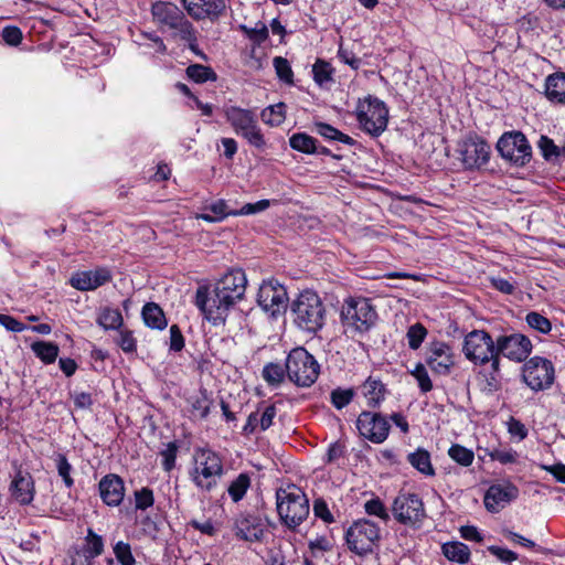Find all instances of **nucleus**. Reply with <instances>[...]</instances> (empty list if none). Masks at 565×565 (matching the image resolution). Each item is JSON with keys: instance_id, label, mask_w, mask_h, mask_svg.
<instances>
[{"instance_id": "f257e3e1", "label": "nucleus", "mask_w": 565, "mask_h": 565, "mask_svg": "<svg viewBox=\"0 0 565 565\" xmlns=\"http://www.w3.org/2000/svg\"><path fill=\"white\" fill-rule=\"evenodd\" d=\"M247 278L241 268L230 269L217 280L213 292L209 287L200 286L195 292V306L213 324L225 320L228 310L245 295Z\"/></svg>"}, {"instance_id": "f03ea898", "label": "nucleus", "mask_w": 565, "mask_h": 565, "mask_svg": "<svg viewBox=\"0 0 565 565\" xmlns=\"http://www.w3.org/2000/svg\"><path fill=\"white\" fill-rule=\"evenodd\" d=\"M376 320L377 312L367 298H350L341 308L342 326L344 331L351 335L367 332Z\"/></svg>"}, {"instance_id": "7ed1b4c3", "label": "nucleus", "mask_w": 565, "mask_h": 565, "mask_svg": "<svg viewBox=\"0 0 565 565\" xmlns=\"http://www.w3.org/2000/svg\"><path fill=\"white\" fill-rule=\"evenodd\" d=\"M277 511L282 523L295 530L309 515V500L296 486L279 489L276 493Z\"/></svg>"}, {"instance_id": "20e7f679", "label": "nucleus", "mask_w": 565, "mask_h": 565, "mask_svg": "<svg viewBox=\"0 0 565 565\" xmlns=\"http://www.w3.org/2000/svg\"><path fill=\"white\" fill-rule=\"evenodd\" d=\"M295 323L308 332H316L324 323V307L320 297L311 290H305L291 305Z\"/></svg>"}, {"instance_id": "39448f33", "label": "nucleus", "mask_w": 565, "mask_h": 565, "mask_svg": "<svg viewBox=\"0 0 565 565\" xmlns=\"http://www.w3.org/2000/svg\"><path fill=\"white\" fill-rule=\"evenodd\" d=\"M222 475L223 465L215 452L207 449L195 451L191 479L200 490L212 491L217 486Z\"/></svg>"}, {"instance_id": "423d86ee", "label": "nucleus", "mask_w": 565, "mask_h": 565, "mask_svg": "<svg viewBox=\"0 0 565 565\" xmlns=\"http://www.w3.org/2000/svg\"><path fill=\"white\" fill-rule=\"evenodd\" d=\"M224 115L236 135L242 136L257 149L265 147L266 141L253 110L231 106L225 108Z\"/></svg>"}, {"instance_id": "0eeeda50", "label": "nucleus", "mask_w": 565, "mask_h": 565, "mask_svg": "<svg viewBox=\"0 0 565 565\" xmlns=\"http://www.w3.org/2000/svg\"><path fill=\"white\" fill-rule=\"evenodd\" d=\"M345 540L351 552L359 556L372 554L381 540L380 527L372 521L360 519L347 530Z\"/></svg>"}, {"instance_id": "6e6552de", "label": "nucleus", "mask_w": 565, "mask_h": 565, "mask_svg": "<svg viewBox=\"0 0 565 565\" xmlns=\"http://www.w3.org/2000/svg\"><path fill=\"white\" fill-rule=\"evenodd\" d=\"M320 366L316 359L303 348L290 351L286 361V371L291 382L298 386L312 385L319 375Z\"/></svg>"}, {"instance_id": "1a4fd4ad", "label": "nucleus", "mask_w": 565, "mask_h": 565, "mask_svg": "<svg viewBox=\"0 0 565 565\" xmlns=\"http://www.w3.org/2000/svg\"><path fill=\"white\" fill-rule=\"evenodd\" d=\"M463 352L468 360L476 364L491 362L493 371L499 370V358L497 356V341L483 330H473L468 333L463 342Z\"/></svg>"}, {"instance_id": "9d476101", "label": "nucleus", "mask_w": 565, "mask_h": 565, "mask_svg": "<svg viewBox=\"0 0 565 565\" xmlns=\"http://www.w3.org/2000/svg\"><path fill=\"white\" fill-rule=\"evenodd\" d=\"M151 12L159 24L173 31L174 36L193 40L194 28L178 6L171 2H157L152 6Z\"/></svg>"}, {"instance_id": "9b49d317", "label": "nucleus", "mask_w": 565, "mask_h": 565, "mask_svg": "<svg viewBox=\"0 0 565 565\" xmlns=\"http://www.w3.org/2000/svg\"><path fill=\"white\" fill-rule=\"evenodd\" d=\"M356 117L364 131L372 136H379L387 127L388 110L383 102L369 96L359 102Z\"/></svg>"}, {"instance_id": "f8f14e48", "label": "nucleus", "mask_w": 565, "mask_h": 565, "mask_svg": "<svg viewBox=\"0 0 565 565\" xmlns=\"http://www.w3.org/2000/svg\"><path fill=\"white\" fill-rule=\"evenodd\" d=\"M395 519L409 526L419 525L426 518L422 499L415 493H399L392 507Z\"/></svg>"}, {"instance_id": "ddd939ff", "label": "nucleus", "mask_w": 565, "mask_h": 565, "mask_svg": "<svg viewBox=\"0 0 565 565\" xmlns=\"http://www.w3.org/2000/svg\"><path fill=\"white\" fill-rule=\"evenodd\" d=\"M497 149L502 158L516 164L524 166L531 159V146L522 132H505L498 141Z\"/></svg>"}, {"instance_id": "4468645a", "label": "nucleus", "mask_w": 565, "mask_h": 565, "mask_svg": "<svg viewBox=\"0 0 565 565\" xmlns=\"http://www.w3.org/2000/svg\"><path fill=\"white\" fill-rule=\"evenodd\" d=\"M257 302L259 307L273 317L284 313L288 306V295L278 281H264L258 290Z\"/></svg>"}, {"instance_id": "2eb2a0df", "label": "nucleus", "mask_w": 565, "mask_h": 565, "mask_svg": "<svg viewBox=\"0 0 565 565\" xmlns=\"http://www.w3.org/2000/svg\"><path fill=\"white\" fill-rule=\"evenodd\" d=\"M522 376L533 391H543L554 382V367L551 361L534 356L524 364Z\"/></svg>"}, {"instance_id": "dca6fc26", "label": "nucleus", "mask_w": 565, "mask_h": 565, "mask_svg": "<svg viewBox=\"0 0 565 565\" xmlns=\"http://www.w3.org/2000/svg\"><path fill=\"white\" fill-rule=\"evenodd\" d=\"M532 351V343L530 339L521 333H513L510 335H500L497 339V356H503L516 361H524Z\"/></svg>"}, {"instance_id": "f3484780", "label": "nucleus", "mask_w": 565, "mask_h": 565, "mask_svg": "<svg viewBox=\"0 0 565 565\" xmlns=\"http://www.w3.org/2000/svg\"><path fill=\"white\" fill-rule=\"evenodd\" d=\"M458 152L467 169L480 168L489 161L490 146L480 138H468L459 143Z\"/></svg>"}, {"instance_id": "a211bd4d", "label": "nucleus", "mask_w": 565, "mask_h": 565, "mask_svg": "<svg viewBox=\"0 0 565 565\" xmlns=\"http://www.w3.org/2000/svg\"><path fill=\"white\" fill-rule=\"evenodd\" d=\"M356 427L361 436L376 444L383 443L390 431V424L386 418L371 412L360 414L356 420Z\"/></svg>"}, {"instance_id": "6ab92c4d", "label": "nucleus", "mask_w": 565, "mask_h": 565, "mask_svg": "<svg viewBox=\"0 0 565 565\" xmlns=\"http://www.w3.org/2000/svg\"><path fill=\"white\" fill-rule=\"evenodd\" d=\"M426 363L433 372L446 375L455 364L454 352L445 342H433L427 352Z\"/></svg>"}, {"instance_id": "aec40b11", "label": "nucleus", "mask_w": 565, "mask_h": 565, "mask_svg": "<svg viewBox=\"0 0 565 565\" xmlns=\"http://www.w3.org/2000/svg\"><path fill=\"white\" fill-rule=\"evenodd\" d=\"M519 490L512 483L493 484L484 494V505L490 512H499L512 500L516 499Z\"/></svg>"}, {"instance_id": "412c9836", "label": "nucleus", "mask_w": 565, "mask_h": 565, "mask_svg": "<svg viewBox=\"0 0 565 565\" xmlns=\"http://www.w3.org/2000/svg\"><path fill=\"white\" fill-rule=\"evenodd\" d=\"M110 279V271L107 268L100 267L94 270H84L73 274L70 284L77 290L88 291L97 289Z\"/></svg>"}, {"instance_id": "4be33fe9", "label": "nucleus", "mask_w": 565, "mask_h": 565, "mask_svg": "<svg viewBox=\"0 0 565 565\" xmlns=\"http://www.w3.org/2000/svg\"><path fill=\"white\" fill-rule=\"evenodd\" d=\"M99 492L103 501L110 507L121 503L125 495L124 481L117 475H107L99 481Z\"/></svg>"}, {"instance_id": "5701e85b", "label": "nucleus", "mask_w": 565, "mask_h": 565, "mask_svg": "<svg viewBox=\"0 0 565 565\" xmlns=\"http://www.w3.org/2000/svg\"><path fill=\"white\" fill-rule=\"evenodd\" d=\"M235 534L244 541H260L264 535V525L257 516L241 514L235 521Z\"/></svg>"}, {"instance_id": "b1692460", "label": "nucleus", "mask_w": 565, "mask_h": 565, "mask_svg": "<svg viewBox=\"0 0 565 565\" xmlns=\"http://www.w3.org/2000/svg\"><path fill=\"white\" fill-rule=\"evenodd\" d=\"M10 491L20 504H30L34 498V482L31 475L19 470L11 482Z\"/></svg>"}, {"instance_id": "393cba45", "label": "nucleus", "mask_w": 565, "mask_h": 565, "mask_svg": "<svg viewBox=\"0 0 565 565\" xmlns=\"http://www.w3.org/2000/svg\"><path fill=\"white\" fill-rule=\"evenodd\" d=\"M188 13L194 19L217 17L224 10L223 0H182Z\"/></svg>"}, {"instance_id": "a878e982", "label": "nucleus", "mask_w": 565, "mask_h": 565, "mask_svg": "<svg viewBox=\"0 0 565 565\" xmlns=\"http://www.w3.org/2000/svg\"><path fill=\"white\" fill-rule=\"evenodd\" d=\"M545 95L551 102L565 104V73H555L547 76Z\"/></svg>"}, {"instance_id": "bb28decb", "label": "nucleus", "mask_w": 565, "mask_h": 565, "mask_svg": "<svg viewBox=\"0 0 565 565\" xmlns=\"http://www.w3.org/2000/svg\"><path fill=\"white\" fill-rule=\"evenodd\" d=\"M142 319L151 329L163 330L168 322L163 310L154 302H148L142 308Z\"/></svg>"}, {"instance_id": "cd10ccee", "label": "nucleus", "mask_w": 565, "mask_h": 565, "mask_svg": "<svg viewBox=\"0 0 565 565\" xmlns=\"http://www.w3.org/2000/svg\"><path fill=\"white\" fill-rule=\"evenodd\" d=\"M188 403L190 405V412L193 417L200 419L207 417L212 405V401L209 398L205 390H202L199 393L191 395L188 398Z\"/></svg>"}, {"instance_id": "c85d7f7f", "label": "nucleus", "mask_w": 565, "mask_h": 565, "mask_svg": "<svg viewBox=\"0 0 565 565\" xmlns=\"http://www.w3.org/2000/svg\"><path fill=\"white\" fill-rule=\"evenodd\" d=\"M443 554L451 562L466 564L470 558L469 547L461 542H447L441 546Z\"/></svg>"}, {"instance_id": "c756f323", "label": "nucleus", "mask_w": 565, "mask_h": 565, "mask_svg": "<svg viewBox=\"0 0 565 565\" xmlns=\"http://www.w3.org/2000/svg\"><path fill=\"white\" fill-rule=\"evenodd\" d=\"M122 322L121 312L118 309L109 307L102 308L97 317V323L105 330L119 329Z\"/></svg>"}, {"instance_id": "7c9ffc66", "label": "nucleus", "mask_w": 565, "mask_h": 565, "mask_svg": "<svg viewBox=\"0 0 565 565\" xmlns=\"http://www.w3.org/2000/svg\"><path fill=\"white\" fill-rule=\"evenodd\" d=\"M33 353L45 364L53 363L60 352L55 343L46 341H35L31 344Z\"/></svg>"}, {"instance_id": "2f4dec72", "label": "nucleus", "mask_w": 565, "mask_h": 565, "mask_svg": "<svg viewBox=\"0 0 565 565\" xmlns=\"http://www.w3.org/2000/svg\"><path fill=\"white\" fill-rule=\"evenodd\" d=\"M315 131L328 140H338L340 142H343V143L350 145V146H353L355 143V140L353 138L341 132L333 126L326 124V122H321V121L315 122Z\"/></svg>"}, {"instance_id": "473e14b6", "label": "nucleus", "mask_w": 565, "mask_h": 565, "mask_svg": "<svg viewBox=\"0 0 565 565\" xmlns=\"http://www.w3.org/2000/svg\"><path fill=\"white\" fill-rule=\"evenodd\" d=\"M260 118L266 125L271 127L281 125L286 119V104L278 103L266 107L262 110Z\"/></svg>"}, {"instance_id": "72a5a7b5", "label": "nucleus", "mask_w": 565, "mask_h": 565, "mask_svg": "<svg viewBox=\"0 0 565 565\" xmlns=\"http://www.w3.org/2000/svg\"><path fill=\"white\" fill-rule=\"evenodd\" d=\"M408 462L419 472L434 476L435 471L430 462V455L427 450L418 448L415 452L408 455Z\"/></svg>"}, {"instance_id": "f704fd0d", "label": "nucleus", "mask_w": 565, "mask_h": 565, "mask_svg": "<svg viewBox=\"0 0 565 565\" xmlns=\"http://www.w3.org/2000/svg\"><path fill=\"white\" fill-rule=\"evenodd\" d=\"M85 546L84 554L86 561H92L93 558L99 556L104 552V541L103 537L96 534L92 529L87 530V535L85 537Z\"/></svg>"}, {"instance_id": "c9c22d12", "label": "nucleus", "mask_w": 565, "mask_h": 565, "mask_svg": "<svg viewBox=\"0 0 565 565\" xmlns=\"http://www.w3.org/2000/svg\"><path fill=\"white\" fill-rule=\"evenodd\" d=\"M363 394L367 399V405L375 407L384 396V385L377 381L367 379L363 384Z\"/></svg>"}, {"instance_id": "e433bc0d", "label": "nucleus", "mask_w": 565, "mask_h": 565, "mask_svg": "<svg viewBox=\"0 0 565 565\" xmlns=\"http://www.w3.org/2000/svg\"><path fill=\"white\" fill-rule=\"evenodd\" d=\"M290 147L303 153H313L317 150L316 139L307 134H295L289 139Z\"/></svg>"}, {"instance_id": "4c0bfd02", "label": "nucleus", "mask_w": 565, "mask_h": 565, "mask_svg": "<svg viewBox=\"0 0 565 565\" xmlns=\"http://www.w3.org/2000/svg\"><path fill=\"white\" fill-rule=\"evenodd\" d=\"M186 75L196 83H204L207 81L216 79L215 72L211 67L202 64H192L188 66Z\"/></svg>"}, {"instance_id": "58836bf2", "label": "nucleus", "mask_w": 565, "mask_h": 565, "mask_svg": "<svg viewBox=\"0 0 565 565\" xmlns=\"http://www.w3.org/2000/svg\"><path fill=\"white\" fill-rule=\"evenodd\" d=\"M250 479L246 473H241L228 487V494L234 502L239 501L249 488Z\"/></svg>"}, {"instance_id": "ea45409f", "label": "nucleus", "mask_w": 565, "mask_h": 565, "mask_svg": "<svg viewBox=\"0 0 565 565\" xmlns=\"http://www.w3.org/2000/svg\"><path fill=\"white\" fill-rule=\"evenodd\" d=\"M449 457L457 463L468 467L472 463L473 451L458 444L452 445L448 450Z\"/></svg>"}, {"instance_id": "a19ab883", "label": "nucleus", "mask_w": 565, "mask_h": 565, "mask_svg": "<svg viewBox=\"0 0 565 565\" xmlns=\"http://www.w3.org/2000/svg\"><path fill=\"white\" fill-rule=\"evenodd\" d=\"M525 320L532 329L541 333L546 334L552 329L551 321L539 312L532 311L527 313Z\"/></svg>"}, {"instance_id": "79ce46f5", "label": "nucleus", "mask_w": 565, "mask_h": 565, "mask_svg": "<svg viewBox=\"0 0 565 565\" xmlns=\"http://www.w3.org/2000/svg\"><path fill=\"white\" fill-rule=\"evenodd\" d=\"M114 554L121 565H135L136 559L128 543L119 541L114 546Z\"/></svg>"}, {"instance_id": "37998d69", "label": "nucleus", "mask_w": 565, "mask_h": 565, "mask_svg": "<svg viewBox=\"0 0 565 565\" xmlns=\"http://www.w3.org/2000/svg\"><path fill=\"white\" fill-rule=\"evenodd\" d=\"M285 376V370L281 365L269 363L263 370V377L269 384L276 385L282 382Z\"/></svg>"}, {"instance_id": "c03bdc74", "label": "nucleus", "mask_w": 565, "mask_h": 565, "mask_svg": "<svg viewBox=\"0 0 565 565\" xmlns=\"http://www.w3.org/2000/svg\"><path fill=\"white\" fill-rule=\"evenodd\" d=\"M539 148L546 160H551L554 157L563 154L562 147L556 146L554 141L546 136H541L539 140Z\"/></svg>"}, {"instance_id": "a18cd8bd", "label": "nucleus", "mask_w": 565, "mask_h": 565, "mask_svg": "<svg viewBox=\"0 0 565 565\" xmlns=\"http://www.w3.org/2000/svg\"><path fill=\"white\" fill-rule=\"evenodd\" d=\"M427 334V330L423 324L416 323L412 326L407 331L408 345L411 349L416 350L423 343L425 337Z\"/></svg>"}, {"instance_id": "49530a36", "label": "nucleus", "mask_w": 565, "mask_h": 565, "mask_svg": "<svg viewBox=\"0 0 565 565\" xmlns=\"http://www.w3.org/2000/svg\"><path fill=\"white\" fill-rule=\"evenodd\" d=\"M55 461L58 475L63 478L65 486L71 488L74 483L73 478L71 477V463L63 454H58Z\"/></svg>"}, {"instance_id": "de8ad7c7", "label": "nucleus", "mask_w": 565, "mask_h": 565, "mask_svg": "<svg viewBox=\"0 0 565 565\" xmlns=\"http://www.w3.org/2000/svg\"><path fill=\"white\" fill-rule=\"evenodd\" d=\"M364 509L367 514L379 516L385 522L390 519V515L380 499H372L366 501Z\"/></svg>"}, {"instance_id": "09e8293b", "label": "nucleus", "mask_w": 565, "mask_h": 565, "mask_svg": "<svg viewBox=\"0 0 565 565\" xmlns=\"http://www.w3.org/2000/svg\"><path fill=\"white\" fill-rule=\"evenodd\" d=\"M353 398L352 390L337 388L331 392V402L338 409L347 406Z\"/></svg>"}, {"instance_id": "8fccbe9b", "label": "nucleus", "mask_w": 565, "mask_h": 565, "mask_svg": "<svg viewBox=\"0 0 565 565\" xmlns=\"http://www.w3.org/2000/svg\"><path fill=\"white\" fill-rule=\"evenodd\" d=\"M136 498V509L146 510L153 505V492L149 488H142L139 491L135 492Z\"/></svg>"}, {"instance_id": "3c124183", "label": "nucleus", "mask_w": 565, "mask_h": 565, "mask_svg": "<svg viewBox=\"0 0 565 565\" xmlns=\"http://www.w3.org/2000/svg\"><path fill=\"white\" fill-rule=\"evenodd\" d=\"M117 344L126 353H132L136 351V339L132 332L129 330H120L117 338Z\"/></svg>"}, {"instance_id": "603ef678", "label": "nucleus", "mask_w": 565, "mask_h": 565, "mask_svg": "<svg viewBox=\"0 0 565 565\" xmlns=\"http://www.w3.org/2000/svg\"><path fill=\"white\" fill-rule=\"evenodd\" d=\"M274 66L276 68V73L278 77L286 83H291L292 81V71L288 63V61L284 57H275L274 58Z\"/></svg>"}, {"instance_id": "864d4df0", "label": "nucleus", "mask_w": 565, "mask_h": 565, "mask_svg": "<svg viewBox=\"0 0 565 565\" xmlns=\"http://www.w3.org/2000/svg\"><path fill=\"white\" fill-rule=\"evenodd\" d=\"M412 374L417 380L418 385L424 393H427L433 388L431 381L423 364H417Z\"/></svg>"}, {"instance_id": "5fc2aeb1", "label": "nucleus", "mask_w": 565, "mask_h": 565, "mask_svg": "<svg viewBox=\"0 0 565 565\" xmlns=\"http://www.w3.org/2000/svg\"><path fill=\"white\" fill-rule=\"evenodd\" d=\"M214 215L217 222L224 220L227 215H237V211L227 210L225 201L218 200L206 207Z\"/></svg>"}, {"instance_id": "6e6d98bb", "label": "nucleus", "mask_w": 565, "mask_h": 565, "mask_svg": "<svg viewBox=\"0 0 565 565\" xmlns=\"http://www.w3.org/2000/svg\"><path fill=\"white\" fill-rule=\"evenodd\" d=\"M241 29L248 35L249 39H252L254 41L262 42V41L266 40L268 36V29L262 22L257 23L255 28H248L246 25H241Z\"/></svg>"}, {"instance_id": "4d7b16f0", "label": "nucleus", "mask_w": 565, "mask_h": 565, "mask_svg": "<svg viewBox=\"0 0 565 565\" xmlns=\"http://www.w3.org/2000/svg\"><path fill=\"white\" fill-rule=\"evenodd\" d=\"M313 513L317 518L323 520L326 523H332L334 521L333 515L323 499L315 500Z\"/></svg>"}, {"instance_id": "13d9d810", "label": "nucleus", "mask_w": 565, "mask_h": 565, "mask_svg": "<svg viewBox=\"0 0 565 565\" xmlns=\"http://www.w3.org/2000/svg\"><path fill=\"white\" fill-rule=\"evenodd\" d=\"M488 551L503 563L510 564L518 558L516 553H514L513 551H510V550L503 548V547H499L495 545L489 546Z\"/></svg>"}, {"instance_id": "bf43d9fd", "label": "nucleus", "mask_w": 565, "mask_h": 565, "mask_svg": "<svg viewBox=\"0 0 565 565\" xmlns=\"http://www.w3.org/2000/svg\"><path fill=\"white\" fill-rule=\"evenodd\" d=\"M315 81L319 84H322L329 81L330 77V67L329 64L322 61H318L315 63L313 68Z\"/></svg>"}, {"instance_id": "052dcab7", "label": "nucleus", "mask_w": 565, "mask_h": 565, "mask_svg": "<svg viewBox=\"0 0 565 565\" xmlns=\"http://www.w3.org/2000/svg\"><path fill=\"white\" fill-rule=\"evenodd\" d=\"M269 206H270L269 200H260L256 203H247L239 211H237V215L255 214V213L265 211Z\"/></svg>"}, {"instance_id": "680f3d73", "label": "nucleus", "mask_w": 565, "mask_h": 565, "mask_svg": "<svg viewBox=\"0 0 565 565\" xmlns=\"http://www.w3.org/2000/svg\"><path fill=\"white\" fill-rule=\"evenodd\" d=\"M163 458L162 465L166 471H170L175 463L177 446L170 443L167 448L161 452Z\"/></svg>"}, {"instance_id": "e2e57ef3", "label": "nucleus", "mask_w": 565, "mask_h": 565, "mask_svg": "<svg viewBox=\"0 0 565 565\" xmlns=\"http://www.w3.org/2000/svg\"><path fill=\"white\" fill-rule=\"evenodd\" d=\"M0 324L4 327L8 331L12 332H22L23 330L26 329V327L22 322L18 321L15 318L2 313H0Z\"/></svg>"}, {"instance_id": "0e129e2a", "label": "nucleus", "mask_w": 565, "mask_h": 565, "mask_svg": "<svg viewBox=\"0 0 565 565\" xmlns=\"http://www.w3.org/2000/svg\"><path fill=\"white\" fill-rule=\"evenodd\" d=\"M508 430L512 436L523 440L527 436V429L520 420L511 417L508 422Z\"/></svg>"}, {"instance_id": "69168bd1", "label": "nucleus", "mask_w": 565, "mask_h": 565, "mask_svg": "<svg viewBox=\"0 0 565 565\" xmlns=\"http://www.w3.org/2000/svg\"><path fill=\"white\" fill-rule=\"evenodd\" d=\"M2 38L10 45H18L22 40V33L17 26H7L2 31Z\"/></svg>"}, {"instance_id": "338daca9", "label": "nucleus", "mask_w": 565, "mask_h": 565, "mask_svg": "<svg viewBox=\"0 0 565 565\" xmlns=\"http://www.w3.org/2000/svg\"><path fill=\"white\" fill-rule=\"evenodd\" d=\"M184 347L183 335L177 324L170 327V349L181 351Z\"/></svg>"}, {"instance_id": "774afa93", "label": "nucleus", "mask_w": 565, "mask_h": 565, "mask_svg": "<svg viewBox=\"0 0 565 565\" xmlns=\"http://www.w3.org/2000/svg\"><path fill=\"white\" fill-rule=\"evenodd\" d=\"M276 416V407L274 405L267 406L259 418V426L262 430L268 429L273 425Z\"/></svg>"}]
</instances>
